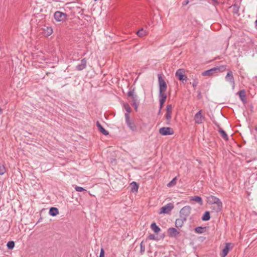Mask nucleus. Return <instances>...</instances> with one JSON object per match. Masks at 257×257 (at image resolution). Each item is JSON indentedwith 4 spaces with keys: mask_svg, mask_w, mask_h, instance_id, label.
<instances>
[{
    "mask_svg": "<svg viewBox=\"0 0 257 257\" xmlns=\"http://www.w3.org/2000/svg\"><path fill=\"white\" fill-rule=\"evenodd\" d=\"M207 199L209 204H214L216 205V212H218L221 211L222 208V203L218 198L213 195H210L207 197Z\"/></svg>",
    "mask_w": 257,
    "mask_h": 257,
    "instance_id": "1",
    "label": "nucleus"
},
{
    "mask_svg": "<svg viewBox=\"0 0 257 257\" xmlns=\"http://www.w3.org/2000/svg\"><path fill=\"white\" fill-rule=\"evenodd\" d=\"M53 16L56 22L62 23L65 22L68 17V15L67 14L59 11L55 12Z\"/></svg>",
    "mask_w": 257,
    "mask_h": 257,
    "instance_id": "2",
    "label": "nucleus"
},
{
    "mask_svg": "<svg viewBox=\"0 0 257 257\" xmlns=\"http://www.w3.org/2000/svg\"><path fill=\"white\" fill-rule=\"evenodd\" d=\"M159 93V94H166L165 91L167 90V86L166 82L163 79L161 74H158Z\"/></svg>",
    "mask_w": 257,
    "mask_h": 257,
    "instance_id": "3",
    "label": "nucleus"
},
{
    "mask_svg": "<svg viewBox=\"0 0 257 257\" xmlns=\"http://www.w3.org/2000/svg\"><path fill=\"white\" fill-rule=\"evenodd\" d=\"M124 116L125 122L128 127L133 132H136L137 131V125L134 122L131 121L129 114L125 113Z\"/></svg>",
    "mask_w": 257,
    "mask_h": 257,
    "instance_id": "4",
    "label": "nucleus"
},
{
    "mask_svg": "<svg viewBox=\"0 0 257 257\" xmlns=\"http://www.w3.org/2000/svg\"><path fill=\"white\" fill-rule=\"evenodd\" d=\"M194 120L197 124H201L205 121V117L202 114V110L200 109L195 114Z\"/></svg>",
    "mask_w": 257,
    "mask_h": 257,
    "instance_id": "5",
    "label": "nucleus"
},
{
    "mask_svg": "<svg viewBox=\"0 0 257 257\" xmlns=\"http://www.w3.org/2000/svg\"><path fill=\"white\" fill-rule=\"evenodd\" d=\"M172 105L171 104L167 105L166 106V113L165 114V118L166 124H170L172 118Z\"/></svg>",
    "mask_w": 257,
    "mask_h": 257,
    "instance_id": "6",
    "label": "nucleus"
},
{
    "mask_svg": "<svg viewBox=\"0 0 257 257\" xmlns=\"http://www.w3.org/2000/svg\"><path fill=\"white\" fill-rule=\"evenodd\" d=\"M191 208L189 206H185L183 207L180 211V217L185 218L187 220V217L190 215L191 213Z\"/></svg>",
    "mask_w": 257,
    "mask_h": 257,
    "instance_id": "7",
    "label": "nucleus"
},
{
    "mask_svg": "<svg viewBox=\"0 0 257 257\" xmlns=\"http://www.w3.org/2000/svg\"><path fill=\"white\" fill-rule=\"evenodd\" d=\"M225 79L226 81L229 82L231 84L232 89H234L235 87V81L233 73L231 70H228L227 74L225 77Z\"/></svg>",
    "mask_w": 257,
    "mask_h": 257,
    "instance_id": "8",
    "label": "nucleus"
},
{
    "mask_svg": "<svg viewBox=\"0 0 257 257\" xmlns=\"http://www.w3.org/2000/svg\"><path fill=\"white\" fill-rule=\"evenodd\" d=\"M184 72L185 71L183 69H179L177 70L175 73L176 76L179 80L182 81L183 82L184 81H186L187 80V77L184 74Z\"/></svg>",
    "mask_w": 257,
    "mask_h": 257,
    "instance_id": "9",
    "label": "nucleus"
},
{
    "mask_svg": "<svg viewBox=\"0 0 257 257\" xmlns=\"http://www.w3.org/2000/svg\"><path fill=\"white\" fill-rule=\"evenodd\" d=\"M174 205L172 203H168L165 206L162 207L160 209L159 214L166 213L169 214L173 209Z\"/></svg>",
    "mask_w": 257,
    "mask_h": 257,
    "instance_id": "10",
    "label": "nucleus"
},
{
    "mask_svg": "<svg viewBox=\"0 0 257 257\" xmlns=\"http://www.w3.org/2000/svg\"><path fill=\"white\" fill-rule=\"evenodd\" d=\"M159 133L163 136L171 135L174 133L173 129L169 127H163L160 128Z\"/></svg>",
    "mask_w": 257,
    "mask_h": 257,
    "instance_id": "11",
    "label": "nucleus"
},
{
    "mask_svg": "<svg viewBox=\"0 0 257 257\" xmlns=\"http://www.w3.org/2000/svg\"><path fill=\"white\" fill-rule=\"evenodd\" d=\"M168 233L169 236L171 237H175L179 234V232L174 227L169 228L168 230Z\"/></svg>",
    "mask_w": 257,
    "mask_h": 257,
    "instance_id": "12",
    "label": "nucleus"
},
{
    "mask_svg": "<svg viewBox=\"0 0 257 257\" xmlns=\"http://www.w3.org/2000/svg\"><path fill=\"white\" fill-rule=\"evenodd\" d=\"M86 63L87 61L86 58L82 59L80 63L76 66V69L78 71H81L84 69L86 67Z\"/></svg>",
    "mask_w": 257,
    "mask_h": 257,
    "instance_id": "13",
    "label": "nucleus"
},
{
    "mask_svg": "<svg viewBox=\"0 0 257 257\" xmlns=\"http://www.w3.org/2000/svg\"><path fill=\"white\" fill-rule=\"evenodd\" d=\"M231 243H226L224 247L222 249V253L221 254V257H225L228 253L229 248L230 247Z\"/></svg>",
    "mask_w": 257,
    "mask_h": 257,
    "instance_id": "14",
    "label": "nucleus"
},
{
    "mask_svg": "<svg viewBox=\"0 0 257 257\" xmlns=\"http://www.w3.org/2000/svg\"><path fill=\"white\" fill-rule=\"evenodd\" d=\"M159 103L160 109H162L163 107L164 104L166 101L167 98L166 94H159Z\"/></svg>",
    "mask_w": 257,
    "mask_h": 257,
    "instance_id": "15",
    "label": "nucleus"
},
{
    "mask_svg": "<svg viewBox=\"0 0 257 257\" xmlns=\"http://www.w3.org/2000/svg\"><path fill=\"white\" fill-rule=\"evenodd\" d=\"M186 221V219L185 218H183L181 217V218H178L175 221V226L177 228L181 227L184 222Z\"/></svg>",
    "mask_w": 257,
    "mask_h": 257,
    "instance_id": "16",
    "label": "nucleus"
},
{
    "mask_svg": "<svg viewBox=\"0 0 257 257\" xmlns=\"http://www.w3.org/2000/svg\"><path fill=\"white\" fill-rule=\"evenodd\" d=\"M238 94L239 95V97L240 99V100L243 102V103L246 102V93L244 91V90L242 89L240 90L238 93Z\"/></svg>",
    "mask_w": 257,
    "mask_h": 257,
    "instance_id": "17",
    "label": "nucleus"
},
{
    "mask_svg": "<svg viewBox=\"0 0 257 257\" xmlns=\"http://www.w3.org/2000/svg\"><path fill=\"white\" fill-rule=\"evenodd\" d=\"M214 68H212L210 69L204 71L202 72V75L204 76H212L213 74H216L215 71H214Z\"/></svg>",
    "mask_w": 257,
    "mask_h": 257,
    "instance_id": "18",
    "label": "nucleus"
},
{
    "mask_svg": "<svg viewBox=\"0 0 257 257\" xmlns=\"http://www.w3.org/2000/svg\"><path fill=\"white\" fill-rule=\"evenodd\" d=\"M96 125L98 128V130L104 136H107L108 135V132L106 130H105L103 126L101 125V124L98 122H96Z\"/></svg>",
    "mask_w": 257,
    "mask_h": 257,
    "instance_id": "19",
    "label": "nucleus"
},
{
    "mask_svg": "<svg viewBox=\"0 0 257 257\" xmlns=\"http://www.w3.org/2000/svg\"><path fill=\"white\" fill-rule=\"evenodd\" d=\"M226 69V65H220L214 67L216 73L224 72Z\"/></svg>",
    "mask_w": 257,
    "mask_h": 257,
    "instance_id": "20",
    "label": "nucleus"
},
{
    "mask_svg": "<svg viewBox=\"0 0 257 257\" xmlns=\"http://www.w3.org/2000/svg\"><path fill=\"white\" fill-rule=\"evenodd\" d=\"M131 191L133 193H136L138 192L139 185L136 182H132L131 184Z\"/></svg>",
    "mask_w": 257,
    "mask_h": 257,
    "instance_id": "21",
    "label": "nucleus"
},
{
    "mask_svg": "<svg viewBox=\"0 0 257 257\" xmlns=\"http://www.w3.org/2000/svg\"><path fill=\"white\" fill-rule=\"evenodd\" d=\"M49 214L52 216H55L59 213L58 209L55 207H51L49 209Z\"/></svg>",
    "mask_w": 257,
    "mask_h": 257,
    "instance_id": "22",
    "label": "nucleus"
},
{
    "mask_svg": "<svg viewBox=\"0 0 257 257\" xmlns=\"http://www.w3.org/2000/svg\"><path fill=\"white\" fill-rule=\"evenodd\" d=\"M218 132L220 134L221 137L225 141H227L228 140V137L226 133V132L221 128H219L218 130Z\"/></svg>",
    "mask_w": 257,
    "mask_h": 257,
    "instance_id": "23",
    "label": "nucleus"
},
{
    "mask_svg": "<svg viewBox=\"0 0 257 257\" xmlns=\"http://www.w3.org/2000/svg\"><path fill=\"white\" fill-rule=\"evenodd\" d=\"M190 200L198 202L200 205L203 204L202 199L201 197L194 196L192 197Z\"/></svg>",
    "mask_w": 257,
    "mask_h": 257,
    "instance_id": "24",
    "label": "nucleus"
},
{
    "mask_svg": "<svg viewBox=\"0 0 257 257\" xmlns=\"http://www.w3.org/2000/svg\"><path fill=\"white\" fill-rule=\"evenodd\" d=\"M231 7L232 8V12L233 14L238 15L239 6L236 4H235L234 5H232Z\"/></svg>",
    "mask_w": 257,
    "mask_h": 257,
    "instance_id": "25",
    "label": "nucleus"
},
{
    "mask_svg": "<svg viewBox=\"0 0 257 257\" xmlns=\"http://www.w3.org/2000/svg\"><path fill=\"white\" fill-rule=\"evenodd\" d=\"M151 228L155 232H159L161 229L156 224V223L154 222L151 225Z\"/></svg>",
    "mask_w": 257,
    "mask_h": 257,
    "instance_id": "26",
    "label": "nucleus"
},
{
    "mask_svg": "<svg viewBox=\"0 0 257 257\" xmlns=\"http://www.w3.org/2000/svg\"><path fill=\"white\" fill-rule=\"evenodd\" d=\"M44 30L45 34L48 36H50L53 33V29L51 27H46Z\"/></svg>",
    "mask_w": 257,
    "mask_h": 257,
    "instance_id": "27",
    "label": "nucleus"
},
{
    "mask_svg": "<svg viewBox=\"0 0 257 257\" xmlns=\"http://www.w3.org/2000/svg\"><path fill=\"white\" fill-rule=\"evenodd\" d=\"M137 34L139 37H143L147 35V32L144 29L141 28L137 31Z\"/></svg>",
    "mask_w": 257,
    "mask_h": 257,
    "instance_id": "28",
    "label": "nucleus"
},
{
    "mask_svg": "<svg viewBox=\"0 0 257 257\" xmlns=\"http://www.w3.org/2000/svg\"><path fill=\"white\" fill-rule=\"evenodd\" d=\"M210 216L209 211H206L202 217V220L203 221H208L210 219Z\"/></svg>",
    "mask_w": 257,
    "mask_h": 257,
    "instance_id": "29",
    "label": "nucleus"
},
{
    "mask_svg": "<svg viewBox=\"0 0 257 257\" xmlns=\"http://www.w3.org/2000/svg\"><path fill=\"white\" fill-rule=\"evenodd\" d=\"M127 96L129 97H131L132 98V100L137 99V95L135 94L134 89L130 90L127 92Z\"/></svg>",
    "mask_w": 257,
    "mask_h": 257,
    "instance_id": "30",
    "label": "nucleus"
},
{
    "mask_svg": "<svg viewBox=\"0 0 257 257\" xmlns=\"http://www.w3.org/2000/svg\"><path fill=\"white\" fill-rule=\"evenodd\" d=\"M123 107H124V109L125 110V111H126V112L125 113H127L129 114V113H130L131 111V108L129 104L127 103H124L123 104Z\"/></svg>",
    "mask_w": 257,
    "mask_h": 257,
    "instance_id": "31",
    "label": "nucleus"
},
{
    "mask_svg": "<svg viewBox=\"0 0 257 257\" xmlns=\"http://www.w3.org/2000/svg\"><path fill=\"white\" fill-rule=\"evenodd\" d=\"M7 247L10 249H12L15 246V242L13 241H10L7 243Z\"/></svg>",
    "mask_w": 257,
    "mask_h": 257,
    "instance_id": "32",
    "label": "nucleus"
},
{
    "mask_svg": "<svg viewBox=\"0 0 257 257\" xmlns=\"http://www.w3.org/2000/svg\"><path fill=\"white\" fill-rule=\"evenodd\" d=\"M177 178L175 177L168 184V187H171L174 186L176 184Z\"/></svg>",
    "mask_w": 257,
    "mask_h": 257,
    "instance_id": "33",
    "label": "nucleus"
},
{
    "mask_svg": "<svg viewBox=\"0 0 257 257\" xmlns=\"http://www.w3.org/2000/svg\"><path fill=\"white\" fill-rule=\"evenodd\" d=\"M195 230L197 233H202L204 232V228L201 226H198L195 228Z\"/></svg>",
    "mask_w": 257,
    "mask_h": 257,
    "instance_id": "34",
    "label": "nucleus"
},
{
    "mask_svg": "<svg viewBox=\"0 0 257 257\" xmlns=\"http://www.w3.org/2000/svg\"><path fill=\"white\" fill-rule=\"evenodd\" d=\"M6 169L4 165L0 164V175H2L5 173Z\"/></svg>",
    "mask_w": 257,
    "mask_h": 257,
    "instance_id": "35",
    "label": "nucleus"
},
{
    "mask_svg": "<svg viewBox=\"0 0 257 257\" xmlns=\"http://www.w3.org/2000/svg\"><path fill=\"white\" fill-rule=\"evenodd\" d=\"M198 83V79L196 78L193 79L192 86L194 89L196 88Z\"/></svg>",
    "mask_w": 257,
    "mask_h": 257,
    "instance_id": "36",
    "label": "nucleus"
},
{
    "mask_svg": "<svg viewBox=\"0 0 257 257\" xmlns=\"http://www.w3.org/2000/svg\"><path fill=\"white\" fill-rule=\"evenodd\" d=\"M148 239L150 240H158V238L156 236V235L153 234H150L148 236Z\"/></svg>",
    "mask_w": 257,
    "mask_h": 257,
    "instance_id": "37",
    "label": "nucleus"
},
{
    "mask_svg": "<svg viewBox=\"0 0 257 257\" xmlns=\"http://www.w3.org/2000/svg\"><path fill=\"white\" fill-rule=\"evenodd\" d=\"M75 189L77 192H82V191L85 190V189L84 188H83L82 187H80V186H76V187L75 188Z\"/></svg>",
    "mask_w": 257,
    "mask_h": 257,
    "instance_id": "38",
    "label": "nucleus"
},
{
    "mask_svg": "<svg viewBox=\"0 0 257 257\" xmlns=\"http://www.w3.org/2000/svg\"><path fill=\"white\" fill-rule=\"evenodd\" d=\"M133 106L135 108V109L137 111V109H138V105L137 103V99H135L134 100H133Z\"/></svg>",
    "mask_w": 257,
    "mask_h": 257,
    "instance_id": "39",
    "label": "nucleus"
},
{
    "mask_svg": "<svg viewBox=\"0 0 257 257\" xmlns=\"http://www.w3.org/2000/svg\"><path fill=\"white\" fill-rule=\"evenodd\" d=\"M99 257H104V250L102 248H101Z\"/></svg>",
    "mask_w": 257,
    "mask_h": 257,
    "instance_id": "40",
    "label": "nucleus"
},
{
    "mask_svg": "<svg viewBox=\"0 0 257 257\" xmlns=\"http://www.w3.org/2000/svg\"><path fill=\"white\" fill-rule=\"evenodd\" d=\"M189 3V1L188 0H184L183 2V6H185L186 5H187Z\"/></svg>",
    "mask_w": 257,
    "mask_h": 257,
    "instance_id": "41",
    "label": "nucleus"
},
{
    "mask_svg": "<svg viewBox=\"0 0 257 257\" xmlns=\"http://www.w3.org/2000/svg\"><path fill=\"white\" fill-rule=\"evenodd\" d=\"M142 244V243H141V251H144L145 250V247L143 246Z\"/></svg>",
    "mask_w": 257,
    "mask_h": 257,
    "instance_id": "42",
    "label": "nucleus"
},
{
    "mask_svg": "<svg viewBox=\"0 0 257 257\" xmlns=\"http://www.w3.org/2000/svg\"><path fill=\"white\" fill-rule=\"evenodd\" d=\"M255 27L256 29L257 30V20L255 21Z\"/></svg>",
    "mask_w": 257,
    "mask_h": 257,
    "instance_id": "43",
    "label": "nucleus"
},
{
    "mask_svg": "<svg viewBox=\"0 0 257 257\" xmlns=\"http://www.w3.org/2000/svg\"><path fill=\"white\" fill-rule=\"evenodd\" d=\"M161 109H160V107H159V111H158V114H160L161 112Z\"/></svg>",
    "mask_w": 257,
    "mask_h": 257,
    "instance_id": "44",
    "label": "nucleus"
},
{
    "mask_svg": "<svg viewBox=\"0 0 257 257\" xmlns=\"http://www.w3.org/2000/svg\"><path fill=\"white\" fill-rule=\"evenodd\" d=\"M254 130H255V131L256 132V133H257V127H255Z\"/></svg>",
    "mask_w": 257,
    "mask_h": 257,
    "instance_id": "45",
    "label": "nucleus"
},
{
    "mask_svg": "<svg viewBox=\"0 0 257 257\" xmlns=\"http://www.w3.org/2000/svg\"><path fill=\"white\" fill-rule=\"evenodd\" d=\"M2 112V109L0 108V113Z\"/></svg>",
    "mask_w": 257,
    "mask_h": 257,
    "instance_id": "46",
    "label": "nucleus"
}]
</instances>
